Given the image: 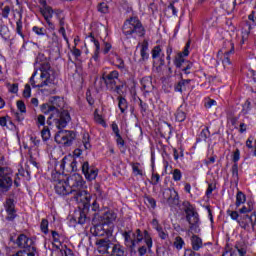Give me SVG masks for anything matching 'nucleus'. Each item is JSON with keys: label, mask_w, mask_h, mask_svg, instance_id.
<instances>
[{"label": "nucleus", "mask_w": 256, "mask_h": 256, "mask_svg": "<svg viewBox=\"0 0 256 256\" xmlns=\"http://www.w3.org/2000/svg\"><path fill=\"white\" fill-rule=\"evenodd\" d=\"M36 125L38 127H45V116L43 114H39L36 117Z\"/></svg>", "instance_id": "obj_37"}, {"label": "nucleus", "mask_w": 256, "mask_h": 256, "mask_svg": "<svg viewBox=\"0 0 256 256\" xmlns=\"http://www.w3.org/2000/svg\"><path fill=\"white\" fill-rule=\"evenodd\" d=\"M94 119L99 125L105 126V120H103V117H101V115L95 114Z\"/></svg>", "instance_id": "obj_54"}, {"label": "nucleus", "mask_w": 256, "mask_h": 256, "mask_svg": "<svg viewBox=\"0 0 256 256\" xmlns=\"http://www.w3.org/2000/svg\"><path fill=\"white\" fill-rule=\"evenodd\" d=\"M189 47H191V40L187 41L183 52L178 53L174 60V65L177 67V69H181L185 75H189V73H191L189 70L193 67V63H191L189 60H185L184 58L189 55Z\"/></svg>", "instance_id": "obj_7"}, {"label": "nucleus", "mask_w": 256, "mask_h": 256, "mask_svg": "<svg viewBox=\"0 0 256 256\" xmlns=\"http://www.w3.org/2000/svg\"><path fill=\"white\" fill-rule=\"evenodd\" d=\"M112 255L114 256H125V250L120 244H115L112 247Z\"/></svg>", "instance_id": "obj_28"}, {"label": "nucleus", "mask_w": 256, "mask_h": 256, "mask_svg": "<svg viewBox=\"0 0 256 256\" xmlns=\"http://www.w3.org/2000/svg\"><path fill=\"white\" fill-rule=\"evenodd\" d=\"M23 97H25L26 99H29V97H31V86L29 84L25 85Z\"/></svg>", "instance_id": "obj_46"}, {"label": "nucleus", "mask_w": 256, "mask_h": 256, "mask_svg": "<svg viewBox=\"0 0 256 256\" xmlns=\"http://www.w3.org/2000/svg\"><path fill=\"white\" fill-rule=\"evenodd\" d=\"M98 11L100 13H109V6L106 3H100L98 5Z\"/></svg>", "instance_id": "obj_43"}, {"label": "nucleus", "mask_w": 256, "mask_h": 256, "mask_svg": "<svg viewBox=\"0 0 256 256\" xmlns=\"http://www.w3.org/2000/svg\"><path fill=\"white\" fill-rule=\"evenodd\" d=\"M39 70L41 74L38 82H35V75H37V71H35L30 78L32 87L38 89L49 87V89H47V93H55V85H57V82H55L57 79V71H55V69L51 67V64L47 61L40 63Z\"/></svg>", "instance_id": "obj_3"}, {"label": "nucleus", "mask_w": 256, "mask_h": 256, "mask_svg": "<svg viewBox=\"0 0 256 256\" xmlns=\"http://www.w3.org/2000/svg\"><path fill=\"white\" fill-rule=\"evenodd\" d=\"M161 179V176L158 173H153L152 174V185H158L159 181Z\"/></svg>", "instance_id": "obj_52"}, {"label": "nucleus", "mask_w": 256, "mask_h": 256, "mask_svg": "<svg viewBox=\"0 0 256 256\" xmlns=\"http://www.w3.org/2000/svg\"><path fill=\"white\" fill-rule=\"evenodd\" d=\"M55 192L62 197H65L66 195H73L69 182L65 180H59L55 184Z\"/></svg>", "instance_id": "obj_15"}, {"label": "nucleus", "mask_w": 256, "mask_h": 256, "mask_svg": "<svg viewBox=\"0 0 256 256\" xmlns=\"http://www.w3.org/2000/svg\"><path fill=\"white\" fill-rule=\"evenodd\" d=\"M227 214L231 217V219H233V221H237V223H239V212L228 210Z\"/></svg>", "instance_id": "obj_42"}, {"label": "nucleus", "mask_w": 256, "mask_h": 256, "mask_svg": "<svg viewBox=\"0 0 256 256\" xmlns=\"http://www.w3.org/2000/svg\"><path fill=\"white\" fill-rule=\"evenodd\" d=\"M161 53H162L161 46H155L152 49V59H159V57L163 59L164 55Z\"/></svg>", "instance_id": "obj_30"}, {"label": "nucleus", "mask_w": 256, "mask_h": 256, "mask_svg": "<svg viewBox=\"0 0 256 256\" xmlns=\"http://www.w3.org/2000/svg\"><path fill=\"white\" fill-rule=\"evenodd\" d=\"M40 229L42 233H45V235L49 233V221L47 219H42Z\"/></svg>", "instance_id": "obj_33"}, {"label": "nucleus", "mask_w": 256, "mask_h": 256, "mask_svg": "<svg viewBox=\"0 0 256 256\" xmlns=\"http://www.w3.org/2000/svg\"><path fill=\"white\" fill-rule=\"evenodd\" d=\"M246 197L243 192L239 191L236 195V207H240L245 203Z\"/></svg>", "instance_id": "obj_32"}, {"label": "nucleus", "mask_w": 256, "mask_h": 256, "mask_svg": "<svg viewBox=\"0 0 256 256\" xmlns=\"http://www.w3.org/2000/svg\"><path fill=\"white\" fill-rule=\"evenodd\" d=\"M176 121L179 123H183L185 119H187V114L185 113V110H183V106H180L175 114Z\"/></svg>", "instance_id": "obj_27"}, {"label": "nucleus", "mask_w": 256, "mask_h": 256, "mask_svg": "<svg viewBox=\"0 0 256 256\" xmlns=\"http://www.w3.org/2000/svg\"><path fill=\"white\" fill-rule=\"evenodd\" d=\"M180 77H181V81H179L177 83V85L174 87V89L178 93H183V91H185L187 85H189V83H191V79H183L182 74H180Z\"/></svg>", "instance_id": "obj_22"}, {"label": "nucleus", "mask_w": 256, "mask_h": 256, "mask_svg": "<svg viewBox=\"0 0 256 256\" xmlns=\"http://www.w3.org/2000/svg\"><path fill=\"white\" fill-rule=\"evenodd\" d=\"M5 210L7 213L6 220L14 221L17 217V210H15V201L11 198L7 199L5 202Z\"/></svg>", "instance_id": "obj_16"}, {"label": "nucleus", "mask_w": 256, "mask_h": 256, "mask_svg": "<svg viewBox=\"0 0 256 256\" xmlns=\"http://www.w3.org/2000/svg\"><path fill=\"white\" fill-rule=\"evenodd\" d=\"M95 245L99 253H109V248L111 247V240L109 238L98 239Z\"/></svg>", "instance_id": "obj_18"}, {"label": "nucleus", "mask_w": 256, "mask_h": 256, "mask_svg": "<svg viewBox=\"0 0 256 256\" xmlns=\"http://www.w3.org/2000/svg\"><path fill=\"white\" fill-rule=\"evenodd\" d=\"M116 61L115 65L118 69H125V61L122 60V58L119 57V55H115Z\"/></svg>", "instance_id": "obj_40"}, {"label": "nucleus", "mask_w": 256, "mask_h": 256, "mask_svg": "<svg viewBox=\"0 0 256 256\" xmlns=\"http://www.w3.org/2000/svg\"><path fill=\"white\" fill-rule=\"evenodd\" d=\"M231 49L229 51L224 52V59L222 60L223 65H231V60L229 59V55L235 51V46L232 42H228Z\"/></svg>", "instance_id": "obj_26"}, {"label": "nucleus", "mask_w": 256, "mask_h": 256, "mask_svg": "<svg viewBox=\"0 0 256 256\" xmlns=\"http://www.w3.org/2000/svg\"><path fill=\"white\" fill-rule=\"evenodd\" d=\"M122 31L126 36L131 35L133 37H143V35H145V28H143V24H141V21L135 17L126 20Z\"/></svg>", "instance_id": "obj_6"}, {"label": "nucleus", "mask_w": 256, "mask_h": 256, "mask_svg": "<svg viewBox=\"0 0 256 256\" xmlns=\"http://www.w3.org/2000/svg\"><path fill=\"white\" fill-rule=\"evenodd\" d=\"M232 176L236 177V179L239 177V166L237 164L232 166Z\"/></svg>", "instance_id": "obj_55"}, {"label": "nucleus", "mask_w": 256, "mask_h": 256, "mask_svg": "<svg viewBox=\"0 0 256 256\" xmlns=\"http://www.w3.org/2000/svg\"><path fill=\"white\" fill-rule=\"evenodd\" d=\"M209 135H211V133L209 132V128L206 127L201 131L199 135V141H207V138L209 137Z\"/></svg>", "instance_id": "obj_36"}, {"label": "nucleus", "mask_w": 256, "mask_h": 256, "mask_svg": "<svg viewBox=\"0 0 256 256\" xmlns=\"http://www.w3.org/2000/svg\"><path fill=\"white\" fill-rule=\"evenodd\" d=\"M11 175H13L11 169L0 167V193H7L11 189L13 185Z\"/></svg>", "instance_id": "obj_8"}, {"label": "nucleus", "mask_w": 256, "mask_h": 256, "mask_svg": "<svg viewBox=\"0 0 256 256\" xmlns=\"http://www.w3.org/2000/svg\"><path fill=\"white\" fill-rule=\"evenodd\" d=\"M117 220V213L112 210L105 212L100 216V225H111L114 221Z\"/></svg>", "instance_id": "obj_17"}, {"label": "nucleus", "mask_w": 256, "mask_h": 256, "mask_svg": "<svg viewBox=\"0 0 256 256\" xmlns=\"http://www.w3.org/2000/svg\"><path fill=\"white\" fill-rule=\"evenodd\" d=\"M61 167L63 171H66V173H75V171H77V160L73 158L72 161L67 163L66 158H64L62 160Z\"/></svg>", "instance_id": "obj_20"}, {"label": "nucleus", "mask_w": 256, "mask_h": 256, "mask_svg": "<svg viewBox=\"0 0 256 256\" xmlns=\"http://www.w3.org/2000/svg\"><path fill=\"white\" fill-rule=\"evenodd\" d=\"M173 245L176 249H178V251H180V249H183V247L185 246V241L183 240V238H181V236H177L174 240Z\"/></svg>", "instance_id": "obj_31"}, {"label": "nucleus", "mask_w": 256, "mask_h": 256, "mask_svg": "<svg viewBox=\"0 0 256 256\" xmlns=\"http://www.w3.org/2000/svg\"><path fill=\"white\" fill-rule=\"evenodd\" d=\"M40 13L43 15L50 29H55V25L51 22V19L53 18V8H51V6L40 8Z\"/></svg>", "instance_id": "obj_19"}, {"label": "nucleus", "mask_w": 256, "mask_h": 256, "mask_svg": "<svg viewBox=\"0 0 256 256\" xmlns=\"http://www.w3.org/2000/svg\"><path fill=\"white\" fill-rule=\"evenodd\" d=\"M251 211H253V206H243L240 210L239 213H241L242 215H247V213H251Z\"/></svg>", "instance_id": "obj_50"}, {"label": "nucleus", "mask_w": 256, "mask_h": 256, "mask_svg": "<svg viewBox=\"0 0 256 256\" xmlns=\"http://www.w3.org/2000/svg\"><path fill=\"white\" fill-rule=\"evenodd\" d=\"M184 256H201L200 254L195 253L192 249L185 250Z\"/></svg>", "instance_id": "obj_59"}, {"label": "nucleus", "mask_w": 256, "mask_h": 256, "mask_svg": "<svg viewBox=\"0 0 256 256\" xmlns=\"http://www.w3.org/2000/svg\"><path fill=\"white\" fill-rule=\"evenodd\" d=\"M146 203L152 207V209H155L157 207V201L154 200L153 197L147 196L145 198Z\"/></svg>", "instance_id": "obj_44"}, {"label": "nucleus", "mask_w": 256, "mask_h": 256, "mask_svg": "<svg viewBox=\"0 0 256 256\" xmlns=\"http://www.w3.org/2000/svg\"><path fill=\"white\" fill-rule=\"evenodd\" d=\"M118 107L121 113H125V111H127V100L123 96H118Z\"/></svg>", "instance_id": "obj_29"}, {"label": "nucleus", "mask_w": 256, "mask_h": 256, "mask_svg": "<svg viewBox=\"0 0 256 256\" xmlns=\"http://www.w3.org/2000/svg\"><path fill=\"white\" fill-rule=\"evenodd\" d=\"M172 175H173L174 181H181V177H182L181 170L174 169Z\"/></svg>", "instance_id": "obj_47"}, {"label": "nucleus", "mask_w": 256, "mask_h": 256, "mask_svg": "<svg viewBox=\"0 0 256 256\" xmlns=\"http://www.w3.org/2000/svg\"><path fill=\"white\" fill-rule=\"evenodd\" d=\"M52 105L47 106V111L44 113H50V116L47 119V125H54L58 129H65L67 123L71 121V115L67 110H63L65 102L63 98L59 96H54L51 98Z\"/></svg>", "instance_id": "obj_1"}, {"label": "nucleus", "mask_w": 256, "mask_h": 256, "mask_svg": "<svg viewBox=\"0 0 256 256\" xmlns=\"http://www.w3.org/2000/svg\"><path fill=\"white\" fill-rule=\"evenodd\" d=\"M17 108L19 109V111L21 112V113H25V111H26V107H25V102H23L22 100H19V101H17Z\"/></svg>", "instance_id": "obj_51"}, {"label": "nucleus", "mask_w": 256, "mask_h": 256, "mask_svg": "<svg viewBox=\"0 0 256 256\" xmlns=\"http://www.w3.org/2000/svg\"><path fill=\"white\" fill-rule=\"evenodd\" d=\"M156 231H158V235L160 239H167L169 237V234L163 230V227L157 226Z\"/></svg>", "instance_id": "obj_38"}, {"label": "nucleus", "mask_w": 256, "mask_h": 256, "mask_svg": "<svg viewBox=\"0 0 256 256\" xmlns=\"http://www.w3.org/2000/svg\"><path fill=\"white\" fill-rule=\"evenodd\" d=\"M238 224L242 229H245V231H249V229L252 227H255L256 224V214L255 212L249 214L241 215Z\"/></svg>", "instance_id": "obj_11"}, {"label": "nucleus", "mask_w": 256, "mask_h": 256, "mask_svg": "<svg viewBox=\"0 0 256 256\" xmlns=\"http://www.w3.org/2000/svg\"><path fill=\"white\" fill-rule=\"evenodd\" d=\"M89 149H91V142L89 141V135L86 133L83 135L82 145L80 148L76 149L74 153L77 155V157H79L83 151H87Z\"/></svg>", "instance_id": "obj_21"}, {"label": "nucleus", "mask_w": 256, "mask_h": 256, "mask_svg": "<svg viewBox=\"0 0 256 256\" xmlns=\"http://www.w3.org/2000/svg\"><path fill=\"white\" fill-rule=\"evenodd\" d=\"M67 181L76 201H83V199H87V192L85 191V182L83 181V176L80 174H73L67 178Z\"/></svg>", "instance_id": "obj_5"}, {"label": "nucleus", "mask_w": 256, "mask_h": 256, "mask_svg": "<svg viewBox=\"0 0 256 256\" xmlns=\"http://www.w3.org/2000/svg\"><path fill=\"white\" fill-rule=\"evenodd\" d=\"M9 13H11V8L9 6H5L2 10V17L7 19L9 17Z\"/></svg>", "instance_id": "obj_53"}, {"label": "nucleus", "mask_w": 256, "mask_h": 256, "mask_svg": "<svg viewBox=\"0 0 256 256\" xmlns=\"http://www.w3.org/2000/svg\"><path fill=\"white\" fill-rule=\"evenodd\" d=\"M16 245H18V247H21L23 249L20 251L30 252L31 249H37L35 247V242H33L31 238H27L25 234H21L18 236V238L16 239Z\"/></svg>", "instance_id": "obj_12"}, {"label": "nucleus", "mask_w": 256, "mask_h": 256, "mask_svg": "<svg viewBox=\"0 0 256 256\" xmlns=\"http://www.w3.org/2000/svg\"><path fill=\"white\" fill-rule=\"evenodd\" d=\"M163 67H165V60L163 58H160L159 65L154 66L155 73H158L159 75H163Z\"/></svg>", "instance_id": "obj_34"}, {"label": "nucleus", "mask_w": 256, "mask_h": 256, "mask_svg": "<svg viewBox=\"0 0 256 256\" xmlns=\"http://www.w3.org/2000/svg\"><path fill=\"white\" fill-rule=\"evenodd\" d=\"M141 85L146 93L153 91V82L151 81V77L142 78Z\"/></svg>", "instance_id": "obj_25"}, {"label": "nucleus", "mask_w": 256, "mask_h": 256, "mask_svg": "<svg viewBox=\"0 0 256 256\" xmlns=\"http://www.w3.org/2000/svg\"><path fill=\"white\" fill-rule=\"evenodd\" d=\"M123 87V85H117L115 84V87L113 90L115 93H117L119 95V97H121V94L123 93V91H121V88Z\"/></svg>", "instance_id": "obj_58"}, {"label": "nucleus", "mask_w": 256, "mask_h": 256, "mask_svg": "<svg viewBox=\"0 0 256 256\" xmlns=\"http://www.w3.org/2000/svg\"><path fill=\"white\" fill-rule=\"evenodd\" d=\"M122 236L124 237V243L128 249H130L131 253H137L135 249H137V245L141 243V241H145L148 249H151L153 247V239H151V235H149V232L147 230L141 232V229H136L135 232L131 230H125L122 233Z\"/></svg>", "instance_id": "obj_4"}, {"label": "nucleus", "mask_w": 256, "mask_h": 256, "mask_svg": "<svg viewBox=\"0 0 256 256\" xmlns=\"http://www.w3.org/2000/svg\"><path fill=\"white\" fill-rule=\"evenodd\" d=\"M103 81L109 91H113L115 89V85H117V80L119 79V72L114 70L110 72L108 75L102 76Z\"/></svg>", "instance_id": "obj_14"}, {"label": "nucleus", "mask_w": 256, "mask_h": 256, "mask_svg": "<svg viewBox=\"0 0 256 256\" xmlns=\"http://www.w3.org/2000/svg\"><path fill=\"white\" fill-rule=\"evenodd\" d=\"M77 219H78V223H79L80 225H85V221H87V215H85V212L80 211V212L78 213Z\"/></svg>", "instance_id": "obj_39"}, {"label": "nucleus", "mask_w": 256, "mask_h": 256, "mask_svg": "<svg viewBox=\"0 0 256 256\" xmlns=\"http://www.w3.org/2000/svg\"><path fill=\"white\" fill-rule=\"evenodd\" d=\"M116 143L117 145H120L121 147H125V140H123V137H121V134L116 135Z\"/></svg>", "instance_id": "obj_57"}, {"label": "nucleus", "mask_w": 256, "mask_h": 256, "mask_svg": "<svg viewBox=\"0 0 256 256\" xmlns=\"http://www.w3.org/2000/svg\"><path fill=\"white\" fill-rule=\"evenodd\" d=\"M0 35L1 37H8L9 27H7L6 25H0Z\"/></svg>", "instance_id": "obj_41"}, {"label": "nucleus", "mask_w": 256, "mask_h": 256, "mask_svg": "<svg viewBox=\"0 0 256 256\" xmlns=\"http://www.w3.org/2000/svg\"><path fill=\"white\" fill-rule=\"evenodd\" d=\"M235 5H237V0H222V8L227 10L228 13L235 11Z\"/></svg>", "instance_id": "obj_24"}, {"label": "nucleus", "mask_w": 256, "mask_h": 256, "mask_svg": "<svg viewBox=\"0 0 256 256\" xmlns=\"http://www.w3.org/2000/svg\"><path fill=\"white\" fill-rule=\"evenodd\" d=\"M184 213L186 214V221L189 223V232L192 233L190 238L192 251H199L203 249V239L197 233L201 232L199 228V213L196 212L195 208L189 201L183 202Z\"/></svg>", "instance_id": "obj_2"}, {"label": "nucleus", "mask_w": 256, "mask_h": 256, "mask_svg": "<svg viewBox=\"0 0 256 256\" xmlns=\"http://www.w3.org/2000/svg\"><path fill=\"white\" fill-rule=\"evenodd\" d=\"M240 155H241V152L239 151V149H236V151L234 152V155H233L234 163H237V161H239Z\"/></svg>", "instance_id": "obj_62"}, {"label": "nucleus", "mask_w": 256, "mask_h": 256, "mask_svg": "<svg viewBox=\"0 0 256 256\" xmlns=\"http://www.w3.org/2000/svg\"><path fill=\"white\" fill-rule=\"evenodd\" d=\"M54 139L58 145L71 147V145H73V141H75V132L69 130H59Z\"/></svg>", "instance_id": "obj_9"}, {"label": "nucleus", "mask_w": 256, "mask_h": 256, "mask_svg": "<svg viewBox=\"0 0 256 256\" xmlns=\"http://www.w3.org/2000/svg\"><path fill=\"white\" fill-rule=\"evenodd\" d=\"M41 137L43 141H49V139H51V131L49 130V128H43V130L41 131Z\"/></svg>", "instance_id": "obj_35"}, {"label": "nucleus", "mask_w": 256, "mask_h": 256, "mask_svg": "<svg viewBox=\"0 0 256 256\" xmlns=\"http://www.w3.org/2000/svg\"><path fill=\"white\" fill-rule=\"evenodd\" d=\"M33 31H34V33H36V35H45V33L43 32V28H39L37 26H34Z\"/></svg>", "instance_id": "obj_61"}, {"label": "nucleus", "mask_w": 256, "mask_h": 256, "mask_svg": "<svg viewBox=\"0 0 256 256\" xmlns=\"http://www.w3.org/2000/svg\"><path fill=\"white\" fill-rule=\"evenodd\" d=\"M147 51H149V42H147V40H144L141 44L140 61H147V59H149V52Z\"/></svg>", "instance_id": "obj_23"}, {"label": "nucleus", "mask_w": 256, "mask_h": 256, "mask_svg": "<svg viewBox=\"0 0 256 256\" xmlns=\"http://www.w3.org/2000/svg\"><path fill=\"white\" fill-rule=\"evenodd\" d=\"M215 105H217V101L211 100V99H209V100L205 103L206 109H211V107H215Z\"/></svg>", "instance_id": "obj_56"}, {"label": "nucleus", "mask_w": 256, "mask_h": 256, "mask_svg": "<svg viewBox=\"0 0 256 256\" xmlns=\"http://www.w3.org/2000/svg\"><path fill=\"white\" fill-rule=\"evenodd\" d=\"M52 237L54 243H59V233L57 231H52Z\"/></svg>", "instance_id": "obj_63"}, {"label": "nucleus", "mask_w": 256, "mask_h": 256, "mask_svg": "<svg viewBox=\"0 0 256 256\" xmlns=\"http://www.w3.org/2000/svg\"><path fill=\"white\" fill-rule=\"evenodd\" d=\"M163 199L173 207V205H179V194L173 188H166L163 191Z\"/></svg>", "instance_id": "obj_13"}, {"label": "nucleus", "mask_w": 256, "mask_h": 256, "mask_svg": "<svg viewBox=\"0 0 256 256\" xmlns=\"http://www.w3.org/2000/svg\"><path fill=\"white\" fill-rule=\"evenodd\" d=\"M81 169L85 179L88 181H95L97 175H99V170L95 166L89 165L88 161L82 163Z\"/></svg>", "instance_id": "obj_10"}, {"label": "nucleus", "mask_w": 256, "mask_h": 256, "mask_svg": "<svg viewBox=\"0 0 256 256\" xmlns=\"http://www.w3.org/2000/svg\"><path fill=\"white\" fill-rule=\"evenodd\" d=\"M10 93H17L19 91V84H12L9 88Z\"/></svg>", "instance_id": "obj_60"}, {"label": "nucleus", "mask_w": 256, "mask_h": 256, "mask_svg": "<svg viewBox=\"0 0 256 256\" xmlns=\"http://www.w3.org/2000/svg\"><path fill=\"white\" fill-rule=\"evenodd\" d=\"M132 170H133V173H135L136 175H143V171L139 169V163H133Z\"/></svg>", "instance_id": "obj_49"}, {"label": "nucleus", "mask_w": 256, "mask_h": 256, "mask_svg": "<svg viewBox=\"0 0 256 256\" xmlns=\"http://www.w3.org/2000/svg\"><path fill=\"white\" fill-rule=\"evenodd\" d=\"M161 133H164V135H171V125L165 123L161 128Z\"/></svg>", "instance_id": "obj_45"}, {"label": "nucleus", "mask_w": 256, "mask_h": 256, "mask_svg": "<svg viewBox=\"0 0 256 256\" xmlns=\"http://www.w3.org/2000/svg\"><path fill=\"white\" fill-rule=\"evenodd\" d=\"M23 29V22H21V20H18L16 22V32L18 33V35H20V37H23V32L21 31Z\"/></svg>", "instance_id": "obj_48"}, {"label": "nucleus", "mask_w": 256, "mask_h": 256, "mask_svg": "<svg viewBox=\"0 0 256 256\" xmlns=\"http://www.w3.org/2000/svg\"><path fill=\"white\" fill-rule=\"evenodd\" d=\"M72 54L77 58V57H81V50L77 49V47L74 46L73 50H72Z\"/></svg>", "instance_id": "obj_64"}]
</instances>
